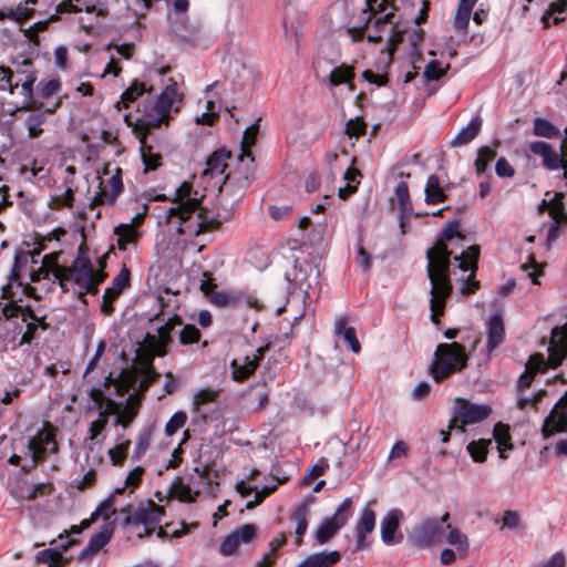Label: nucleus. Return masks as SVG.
<instances>
[{"instance_id":"0e129e2a","label":"nucleus","mask_w":567,"mask_h":567,"mask_svg":"<svg viewBox=\"0 0 567 567\" xmlns=\"http://www.w3.org/2000/svg\"><path fill=\"white\" fill-rule=\"evenodd\" d=\"M328 467V462L326 460H321L319 463L315 464L307 471L302 483L305 485H309L315 478L323 475Z\"/></svg>"},{"instance_id":"774afa93","label":"nucleus","mask_w":567,"mask_h":567,"mask_svg":"<svg viewBox=\"0 0 567 567\" xmlns=\"http://www.w3.org/2000/svg\"><path fill=\"white\" fill-rule=\"evenodd\" d=\"M130 446V442L126 441L124 443L117 444L114 449L109 451L110 457L114 465H120L123 463L126 456L127 449Z\"/></svg>"},{"instance_id":"c9c22d12","label":"nucleus","mask_w":567,"mask_h":567,"mask_svg":"<svg viewBox=\"0 0 567 567\" xmlns=\"http://www.w3.org/2000/svg\"><path fill=\"white\" fill-rule=\"evenodd\" d=\"M347 319L340 318L334 326V332L338 336H341L343 340L349 344L350 349L354 353H359L361 350L360 342L355 334V329L353 327H346Z\"/></svg>"},{"instance_id":"4be33fe9","label":"nucleus","mask_w":567,"mask_h":567,"mask_svg":"<svg viewBox=\"0 0 567 567\" xmlns=\"http://www.w3.org/2000/svg\"><path fill=\"white\" fill-rule=\"evenodd\" d=\"M505 340V326L501 313L493 315L487 324V351L492 353Z\"/></svg>"},{"instance_id":"6ab92c4d","label":"nucleus","mask_w":567,"mask_h":567,"mask_svg":"<svg viewBox=\"0 0 567 567\" xmlns=\"http://www.w3.org/2000/svg\"><path fill=\"white\" fill-rule=\"evenodd\" d=\"M52 444L51 452L56 451L54 433L49 429H43L29 441V450L32 452L34 462L42 461L47 454L48 445Z\"/></svg>"},{"instance_id":"72a5a7b5","label":"nucleus","mask_w":567,"mask_h":567,"mask_svg":"<svg viewBox=\"0 0 567 567\" xmlns=\"http://www.w3.org/2000/svg\"><path fill=\"white\" fill-rule=\"evenodd\" d=\"M110 539L111 530H109V528H105L100 533L93 534L86 547L80 553V559H84L87 556L99 553L109 543Z\"/></svg>"},{"instance_id":"f257e3e1","label":"nucleus","mask_w":567,"mask_h":567,"mask_svg":"<svg viewBox=\"0 0 567 567\" xmlns=\"http://www.w3.org/2000/svg\"><path fill=\"white\" fill-rule=\"evenodd\" d=\"M458 228V220L454 219L445 223L441 237L426 252V272L431 282V320L435 324L440 323V317L444 313L446 299L453 290L450 279L452 250L447 248V243L455 238L460 241L465 239V236L460 233Z\"/></svg>"},{"instance_id":"37998d69","label":"nucleus","mask_w":567,"mask_h":567,"mask_svg":"<svg viewBox=\"0 0 567 567\" xmlns=\"http://www.w3.org/2000/svg\"><path fill=\"white\" fill-rule=\"evenodd\" d=\"M533 134L540 137L553 138L559 136V130L548 120L536 117L533 121Z\"/></svg>"},{"instance_id":"20e7f679","label":"nucleus","mask_w":567,"mask_h":567,"mask_svg":"<svg viewBox=\"0 0 567 567\" xmlns=\"http://www.w3.org/2000/svg\"><path fill=\"white\" fill-rule=\"evenodd\" d=\"M468 357L462 344L457 342L440 343L434 352L430 369L431 375L436 382H440L464 369Z\"/></svg>"},{"instance_id":"a19ab883","label":"nucleus","mask_w":567,"mask_h":567,"mask_svg":"<svg viewBox=\"0 0 567 567\" xmlns=\"http://www.w3.org/2000/svg\"><path fill=\"white\" fill-rule=\"evenodd\" d=\"M35 561L37 564L47 565L49 567H65L69 559L63 557L60 551L50 548L38 551L35 555Z\"/></svg>"},{"instance_id":"ddd939ff","label":"nucleus","mask_w":567,"mask_h":567,"mask_svg":"<svg viewBox=\"0 0 567 567\" xmlns=\"http://www.w3.org/2000/svg\"><path fill=\"white\" fill-rule=\"evenodd\" d=\"M99 192L90 204L91 208L97 205H114L116 198L123 190L120 168H116V173L107 181L103 179L102 177H99Z\"/></svg>"},{"instance_id":"a878e982","label":"nucleus","mask_w":567,"mask_h":567,"mask_svg":"<svg viewBox=\"0 0 567 567\" xmlns=\"http://www.w3.org/2000/svg\"><path fill=\"white\" fill-rule=\"evenodd\" d=\"M398 204L400 210L401 226H403V219L412 214V202L410 198L409 186L405 182H401L394 189L393 203Z\"/></svg>"},{"instance_id":"bb28decb","label":"nucleus","mask_w":567,"mask_h":567,"mask_svg":"<svg viewBox=\"0 0 567 567\" xmlns=\"http://www.w3.org/2000/svg\"><path fill=\"white\" fill-rule=\"evenodd\" d=\"M230 367L233 379L235 381L243 382L254 374L258 367V360L251 359L250 357L246 355L243 359V362H239L236 359L233 360L230 362Z\"/></svg>"},{"instance_id":"412c9836","label":"nucleus","mask_w":567,"mask_h":567,"mask_svg":"<svg viewBox=\"0 0 567 567\" xmlns=\"http://www.w3.org/2000/svg\"><path fill=\"white\" fill-rule=\"evenodd\" d=\"M61 256V252H51L45 255L42 258L41 265L38 268H31L30 269V279L32 282H38L41 279L49 278L50 275L54 277L55 280H58V271L56 269H61V266L59 265L58 260Z\"/></svg>"},{"instance_id":"338daca9","label":"nucleus","mask_w":567,"mask_h":567,"mask_svg":"<svg viewBox=\"0 0 567 567\" xmlns=\"http://www.w3.org/2000/svg\"><path fill=\"white\" fill-rule=\"evenodd\" d=\"M543 165L549 171L560 168L561 158L559 156V153L556 152L551 146L548 148V152H546V155L543 157Z\"/></svg>"},{"instance_id":"c03bdc74","label":"nucleus","mask_w":567,"mask_h":567,"mask_svg":"<svg viewBox=\"0 0 567 567\" xmlns=\"http://www.w3.org/2000/svg\"><path fill=\"white\" fill-rule=\"evenodd\" d=\"M50 113V111H44V112H35V113H32L28 118H27V127H28V132H29V136L31 138H37L39 137L43 130H42V125L44 124L45 120H47V115Z\"/></svg>"},{"instance_id":"f8f14e48","label":"nucleus","mask_w":567,"mask_h":567,"mask_svg":"<svg viewBox=\"0 0 567 567\" xmlns=\"http://www.w3.org/2000/svg\"><path fill=\"white\" fill-rule=\"evenodd\" d=\"M192 188V183L183 182L175 190V198L173 202H178V205L169 208V217H178L182 221H186L198 208L199 200L195 197H190Z\"/></svg>"},{"instance_id":"0eeeda50","label":"nucleus","mask_w":567,"mask_h":567,"mask_svg":"<svg viewBox=\"0 0 567 567\" xmlns=\"http://www.w3.org/2000/svg\"><path fill=\"white\" fill-rule=\"evenodd\" d=\"M58 271V281L63 292L69 290V284L81 287L93 277V267L87 258H76L69 267L61 266Z\"/></svg>"},{"instance_id":"ea45409f","label":"nucleus","mask_w":567,"mask_h":567,"mask_svg":"<svg viewBox=\"0 0 567 567\" xmlns=\"http://www.w3.org/2000/svg\"><path fill=\"white\" fill-rule=\"evenodd\" d=\"M475 4L476 3H472L468 0H460L454 20V27L457 31L466 33L471 13Z\"/></svg>"},{"instance_id":"2eb2a0df","label":"nucleus","mask_w":567,"mask_h":567,"mask_svg":"<svg viewBox=\"0 0 567 567\" xmlns=\"http://www.w3.org/2000/svg\"><path fill=\"white\" fill-rule=\"evenodd\" d=\"M256 535L257 527L254 524H245L224 538L219 551L223 556H231L241 544L251 543Z\"/></svg>"},{"instance_id":"b1692460","label":"nucleus","mask_w":567,"mask_h":567,"mask_svg":"<svg viewBox=\"0 0 567 567\" xmlns=\"http://www.w3.org/2000/svg\"><path fill=\"white\" fill-rule=\"evenodd\" d=\"M340 557L337 550L316 553L306 557L297 567H332Z\"/></svg>"},{"instance_id":"f704fd0d","label":"nucleus","mask_w":567,"mask_h":567,"mask_svg":"<svg viewBox=\"0 0 567 567\" xmlns=\"http://www.w3.org/2000/svg\"><path fill=\"white\" fill-rule=\"evenodd\" d=\"M117 236V247L120 250H126L127 245L135 244L138 239L136 226L132 224H121L114 229Z\"/></svg>"},{"instance_id":"680f3d73","label":"nucleus","mask_w":567,"mask_h":567,"mask_svg":"<svg viewBox=\"0 0 567 567\" xmlns=\"http://www.w3.org/2000/svg\"><path fill=\"white\" fill-rule=\"evenodd\" d=\"M449 68L450 64H446L445 68H442L439 61L432 60L425 66L424 76L429 81L439 80L446 73Z\"/></svg>"},{"instance_id":"4d7b16f0","label":"nucleus","mask_w":567,"mask_h":567,"mask_svg":"<svg viewBox=\"0 0 567 567\" xmlns=\"http://www.w3.org/2000/svg\"><path fill=\"white\" fill-rule=\"evenodd\" d=\"M34 9L31 7H27L22 3L18 4L16 8H10L8 10V19L13 20L16 22H24L33 17Z\"/></svg>"},{"instance_id":"58836bf2","label":"nucleus","mask_w":567,"mask_h":567,"mask_svg":"<svg viewBox=\"0 0 567 567\" xmlns=\"http://www.w3.org/2000/svg\"><path fill=\"white\" fill-rule=\"evenodd\" d=\"M354 79V69L350 65L341 64L338 68H334L329 75V83L332 86H338L340 84L347 83L349 84L350 90H353L352 80Z\"/></svg>"},{"instance_id":"69168bd1","label":"nucleus","mask_w":567,"mask_h":567,"mask_svg":"<svg viewBox=\"0 0 567 567\" xmlns=\"http://www.w3.org/2000/svg\"><path fill=\"white\" fill-rule=\"evenodd\" d=\"M365 130H367L365 123L359 117L349 120L346 125V133L350 137L358 138L365 134Z\"/></svg>"},{"instance_id":"f3484780","label":"nucleus","mask_w":567,"mask_h":567,"mask_svg":"<svg viewBox=\"0 0 567 567\" xmlns=\"http://www.w3.org/2000/svg\"><path fill=\"white\" fill-rule=\"evenodd\" d=\"M567 354V322L563 327H555L551 330L548 359L551 368H557Z\"/></svg>"},{"instance_id":"79ce46f5","label":"nucleus","mask_w":567,"mask_h":567,"mask_svg":"<svg viewBox=\"0 0 567 567\" xmlns=\"http://www.w3.org/2000/svg\"><path fill=\"white\" fill-rule=\"evenodd\" d=\"M309 507L307 504H301L299 505L291 518L292 520L296 523V535H297V545H300L301 543V537L305 535V533L307 532V528H308V520H307V517L309 515Z\"/></svg>"},{"instance_id":"39448f33","label":"nucleus","mask_w":567,"mask_h":567,"mask_svg":"<svg viewBox=\"0 0 567 567\" xmlns=\"http://www.w3.org/2000/svg\"><path fill=\"white\" fill-rule=\"evenodd\" d=\"M492 413L488 404H476L465 399H455L453 419L450 421V429L465 431V425L484 421Z\"/></svg>"},{"instance_id":"de8ad7c7","label":"nucleus","mask_w":567,"mask_h":567,"mask_svg":"<svg viewBox=\"0 0 567 567\" xmlns=\"http://www.w3.org/2000/svg\"><path fill=\"white\" fill-rule=\"evenodd\" d=\"M219 391L213 389H202L194 394L193 398V410L198 412L203 405L213 403L217 400Z\"/></svg>"},{"instance_id":"9b49d317","label":"nucleus","mask_w":567,"mask_h":567,"mask_svg":"<svg viewBox=\"0 0 567 567\" xmlns=\"http://www.w3.org/2000/svg\"><path fill=\"white\" fill-rule=\"evenodd\" d=\"M480 258V246L473 245L458 256H454V260L458 261V268L463 271H471L466 285L461 288L463 295L475 293L480 288V281L475 279L477 271V262Z\"/></svg>"},{"instance_id":"423d86ee","label":"nucleus","mask_w":567,"mask_h":567,"mask_svg":"<svg viewBox=\"0 0 567 567\" xmlns=\"http://www.w3.org/2000/svg\"><path fill=\"white\" fill-rule=\"evenodd\" d=\"M182 319L178 316L171 317L163 326L157 329V334L147 333L144 342L140 344L141 350L153 351L157 357H164L167 353V347L172 343V332L176 327L182 326Z\"/></svg>"},{"instance_id":"e2e57ef3","label":"nucleus","mask_w":567,"mask_h":567,"mask_svg":"<svg viewBox=\"0 0 567 567\" xmlns=\"http://www.w3.org/2000/svg\"><path fill=\"white\" fill-rule=\"evenodd\" d=\"M200 338V331L193 324H186L179 332V342L182 344L195 343Z\"/></svg>"},{"instance_id":"6e6d98bb","label":"nucleus","mask_w":567,"mask_h":567,"mask_svg":"<svg viewBox=\"0 0 567 567\" xmlns=\"http://www.w3.org/2000/svg\"><path fill=\"white\" fill-rule=\"evenodd\" d=\"M37 81V76L32 73V72H29L25 76H24V80L22 81L21 83V89L22 91L24 92V94L27 95L29 102L25 103L24 105L21 106V110H28V111H32L35 109V104L34 102L32 101V96H33V85Z\"/></svg>"},{"instance_id":"5701e85b","label":"nucleus","mask_w":567,"mask_h":567,"mask_svg":"<svg viewBox=\"0 0 567 567\" xmlns=\"http://www.w3.org/2000/svg\"><path fill=\"white\" fill-rule=\"evenodd\" d=\"M156 354H153V351L148 350H137V358L141 363V368L137 369L141 377L146 382V385L153 384L159 378V373L155 371L153 367V360Z\"/></svg>"},{"instance_id":"473e14b6","label":"nucleus","mask_w":567,"mask_h":567,"mask_svg":"<svg viewBox=\"0 0 567 567\" xmlns=\"http://www.w3.org/2000/svg\"><path fill=\"white\" fill-rule=\"evenodd\" d=\"M148 133L147 131L140 130L141 155L146 169H156L161 165L162 157L159 154L154 153L152 146L147 144L146 137Z\"/></svg>"},{"instance_id":"9d476101","label":"nucleus","mask_w":567,"mask_h":567,"mask_svg":"<svg viewBox=\"0 0 567 567\" xmlns=\"http://www.w3.org/2000/svg\"><path fill=\"white\" fill-rule=\"evenodd\" d=\"M111 384L115 386L117 395H124L131 389H133L135 390L133 394H137L138 396H141V400L143 399L144 393L150 388V385H146V382L141 377L137 369L122 370V372L116 379H113L112 374H110L105 379V386L109 388Z\"/></svg>"},{"instance_id":"393cba45","label":"nucleus","mask_w":567,"mask_h":567,"mask_svg":"<svg viewBox=\"0 0 567 567\" xmlns=\"http://www.w3.org/2000/svg\"><path fill=\"white\" fill-rule=\"evenodd\" d=\"M374 526L375 514L371 508L365 507L357 525V547L359 549L364 547L365 535L371 533Z\"/></svg>"},{"instance_id":"a18cd8bd","label":"nucleus","mask_w":567,"mask_h":567,"mask_svg":"<svg viewBox=\"0 0 567 567\" xmlns=\"http://www.w3.org/2000/svg\"><path fill=\"white\" fill-rule=\"evenodd\" d=\"M146 91L145 84L138 81H134L128 89H126L122 96L121 101L115 104V107L120 110L121 104L125 107L128 106L130 103L134 102L138 96H141Z\"/></svg>"},{"instance_id":"bf43d9fd","label":"nucleus","mask_w":567,"mask_h":567,"mask_svg":"<svg viewBox=\"0 0 567 567\" xmlns=\"http://www.w3.org/2000/svg\"><path fill=\"white\" fill-rule=\"evenodd\" d=\"M367 8L369 14L367 16V23L370 21L371 17L378 13L386 12L388 8H391L390 12L394 11V7L389 3L388 0H367ZM367 13V10L363 11Z\"/></svg>"},{"instance_id":"c756f323","label":"nucleus","mask_w":567,"mask_h":567,"mask_svg":"<svg viewBox=\"0 0 567 567\" xmlns=\"http://www.w3.org/2000/svg\"><path fill=\"white\" fill-rule=\"evenodd\" d=\"M482 127V120L480 116H476L471 120L467 126L463 127L456 136L452 140L451 145L454 147L466 145L472 142L477 134L480 133Z\"/></svg>"},{"instance_id":"7c9ffc66","label":"nucleus","mask_w":567,"mask_h":567,"mask_svg":"<svg viewBox=\"0 0 567 567\" xmlns=\"http://www.w3.org/2000/svg\"><path fill=\"white\" fill-rule=\"evenodd\" d=\"M141 404V396L137 394H131L123 410H120V413L116 417L115 424H121L123 427H127L130 423L134 420V417L138 413V408Z\"/></svg>"},{"instance_id":"a211bd4d","label":"nucleus","mask_w":567,"mask_h":567,"mask_svg":"<svg viewBox=\"0 0 567 567\" xmlns=\"http://www.w3.org/2000/svg\"><path fill=\"white\" fill-rule=\"evenodd\" d=\"M549 363L545 360L544 355L539 352L529 357L525 364V371L520 374L517 383L518 393L528 389L537 373H543L547 370Z\"/></svg>"},{"instance_id":"cd10ccee","label":"nucleus","mask_w":567,"mask_h":567,"mask_svg":"<svg viewBox=\"0 0 567 567\" xmlns=\"http://www.w3.org/2000/svg\"><path fill=\"white\" fill-rule=\"evenodd\" d=\"M230 158V152L221 148L218 151H215L206 162V169L204 171V175H210L212 177L221 175L226 167L227 163L226 159Z\"/></svg>"},{"instance_id":"4c0bfd02","label":"nucleus","mask_w":567,"mask_h":567,"mask_svg":"<svg viewBox=\"0 0 567 567\" xmlns=\"http://www.w3.org/2000/svg\"><path fill=\"white\" fill-rule=\"evenodd\" d=\"M494 439L497 443V450L501 458H507L506 452L513 449L511 443L509 427L503 423H497L494 426Z\"/></svg>"},{"instance_id":"603ef678","label":"nucleus","mask_w":567,"mask_h":567,"mask_svg":"<svg viewBox=\"0 0 567 567\" xmlns=\"http://www.w3.org/2000/svg\"><path fill=\"white\" fill-rule=\"evenodd\" d=\"M496 157V150L483 146L478 150L475 161V169L477 173H484L488 164Z\"/></svg>"},{"instance_id":"c85d7f7f","label":"nucleus","mask_w":567,"mask_h":567,"mask_svg":"<svg viewBox=\"0 0 567 567\" xmlns=\"http://www.w3.org/2000/svg\"><path fill=\"white\" fill-rule=\"evenodd\" d=\"M425 203L427 205H436L445 202L447 198L437 175H430L425 185Z\"/></svg>"},{"instance_id":"7ed1b4c3","label":"nucleus","mask_w":567,"mask_h":567,"mask_svg":"<svg viewBox=\"0 0 567 567\" xmlns=\"http://www.w3.org/2000/svg\"><path fill=\"white\" fill-rule=\"evenodd\" d=\"M164 87L157 100L144 106V113L137 118L141 131L151 132L162 124L168 125L172 113H177L183 102V94L177 92V83L174 79Z\"/></svg>"},{"instance_id":"1a4fd4ad","label":"nucleus","mask_w":567,"mask_h":567,"mask_svg":"<svg viewBox=\"0 0 567 567\" xmlns=\"http://www.w3.org/2000/svg\"><path fill=\"white\" fill-rule=\"evenodd\" d=\"M450 517L449 513H445L440 522L434 518H425L419 525H416L410 535V539L413 544L420 547H426L435 543H441L443 528L441 524L447 523Z\"/></svg>"},{"instance_id":"aec40b11","label":"nucleus","mask_w":567,"mask_h":567,"mask_svg":"<svg viewBox=\"0 0 567 567\" xmlns=\"http://www.w3.org/2000/svg\"><path fill=\"white\" fill-rule=\"evenodd\" d=\"M21 318L22 322H25L28 318H31L34 321H39L42 328H47V323L44 319L39 320L34 315L33 310L29 307L23 309L22 306L18 305L17 301L10 300L7 302L0 301V320H12Z\"/></svg>"},{"instance_id":"5fc2aeb1","label":"nucleus","mask_w":567,"mask_h":567,"mask_svg":"<svg viewBox=\"0 0 567 567\" xmlns=\"http://www.w3.org/2000/svg\"><path fill=\"white\" fill-rule=\"evenodd\" d=\"M39 255H40L39 251H33V252L21 251V252H19L14 258V266L12 269V278L17 280L20 277L21 268L27 266L29 258H31V262L33 265H37L38 260L35 259V257Z\"/></svg>"},{"instance_id":"09e8293b","label":"nucleus","mask_w":567,"mask_h":567,"mask_svg":"<svg viewBox=\"0 0 567 567\" xmlns=\"http://www.w3.org/2000/svg\"><path fill=\"white\" fill-rule=\"evenodd\" d=\"M491 440H478L471 442L467 445V451L471 454L473 461L480 463L484 462L486 460L488 446L491 445Z\"/></svg>"},{"instance_id":"49530a36","label":"nucleus","mask_w":567,"mask_h":567,"mask_svg":"<svg viewBox=\"0 0 567 567\" xmlns=\"http://www.w3.org/2000/svg\"><path fill=\"white\" fill-rule=\"evenodd\" d=\"M210 302L218 307H236L240 302V297L235 292L215 291L210 296Z\"/></svg>"},{"instance_id":"f03ea898","label":"nucleus","mask_w":567,"mask_h":567,"mask_svg":"<svg viewBox=\"0 0 567 567\" xmlns=\"http://www.w3.org/2000/svg\"><path fill=\"white\" fill-rule=\"evenodd\" d=\"M237 166L224 177L219 186L218 216L223 220H229L233 217L255 178L254 156L245 154L243 157H237Z\"/></svg>"},{"instance_id":"864d4df0","label":"nucleus","mask_w":567,"mask_h":567,"mask_svg":"<svg viewBox=\"0 0 567 567\" xmlns=\"http://www.w3.org/2000/svg\"><path fill=\"white\" fill-rule=\"evenodd\" d=\"M567 11V0H556L549 6L548 11L543 16V21L545 24L548 23V18L553 17L554 23H559L564 21L565 18L560 14Z\"/></svg>"},{"instance_id":"13d9d810","label":"nucleus","mask_w":567,"mask_h":567,"mask_svg":"<svg viewBox=\"0 0 567 567\" xmlns=\"http://www.w3.org/2000/svg\"><path fill=\"white\" fill-rule=\"evenodd\" d=\"M446 528L450 529L447 535V542L451 545L456 546L458 550H462L464 554L468 550V542L467 537L462 534L457 528H452L450 524H446Z\"/></svg>"},{"instance_id":"6e6552de","label":"nucleus","mask_w":567,"mask_h":567,"mask_svg":"<svg viewBox=\"0 0 567 567\" xmlns=\"http://www.w3.org/2000/svg\"><path fill=\"white\" fill-rule=\"evenodd\" d=\"M352 499L346 498L332 517L324 518L316 530V539L320 545L327 544L348 522Z\"/></svg>"},{"instance_id":"4468645a","label":"nucleus","mask_w":567,"mask_h":567,"mask_svg":"<svg viewBox=\"0 0 567 567\" xmlns=\"http://www.w3.org/2000/svg\"><path fill=\"white\" fill-rule=\"evenodd\" d=\"M559 432H567V392L555 404L542 427L544 437Z\"/></svg>"},{"instance_id":"2f4dec72","label":"nucleus","mask_w":567,"mask_h":567,"mask_svg":"<svg viewBox=\"0 0 567 567\" xmlns=\"http://www.w3.org/2000/svg\"><path fill=\"white\" fill-rule=\"evenodd\" d=\"M131 272L127 267H123L112 280L111 287L106 288L104 295L106 299H117L125 288L130 286Z\"/></svg>"},{"instance_id":"052dcab7","label":"nucleus","mask_w":567,"mask_h":567,"mask_svg":"<svg viewBox=\"0 0 567 567\" xmlns=\"http://www.w3.org/2000/svg\"><path fill=\"white\" fill-rule=\"evenodd\" d=\"M187 421V415L184 411H177L168 420L165 425V433L167 436L174 435L179 429H182Z\"/></svg>"},{"instance_id":"3c124183","label":"nucleus","mask_w":567,"mask_h":567,"mask_svg":"<svg viewBox=\"0 0 567 567\" xmlns=\"http://www.w3.org/2000/svg\"><path fill=\"white\" fill-rule=\"evenodd\" d=\"M259 131L258 122L254 123L249 127H247L243 135V141L240 145L241 153L238 157H243L245 154L252 155L250 152V147L255 144L257 134Z\"/></svg>"},{"instance_id":"8fccbe9b","label":"nucleus","mask_w":567,"mask_h":567,"mask_svg":"<svg viewBox=\"0 0 567 567\" xmlns=\"http://www.w3.org/2000/svg\"><path fill=\"white\" fill-rule=\"evenodd\" d=\"M394 12H388L383 17L378 18L374 21V29L377 30L374 33H369L367 39L370 42H380L382 40V34L389 24H394L393 21Z\"/></svg>"},{"instance_id":"e433bc0d","label":"nucleus","mask_w":567,"mask_h":567,"mask_svg":"<svg viewBox=\"0 0 567 567\" xmlns=\"http://www.w3.org/2000/svg\"><path fill=\"white\" fill-rule=\"evenodd\" d=\"M400 516V511H392L388 514L381 524V537L382 540L388 545L394 542V534L399 528Z\"/></svg>"},{"instance_id":"dca6fc26","label":"nucleus","mask_w":567,"mask_h":567,"mask_svg":"<svg viewBox=\"0 0 567 567\" xmlns=\"http://www.w3.org/2000/svg\"><path fill=\"white\" fill-rule=\"evenodd\" d=\"M164 514V508L152 501H150L146 508H140L136 511L133 516V522L144 526V530L143 533H138V537L143 538L155 532L157 526L161 524Z\"/></svg>"}]
</instances>
